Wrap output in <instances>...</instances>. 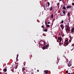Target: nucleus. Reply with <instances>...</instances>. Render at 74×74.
<instances>
[{"mask_svg":"<svg viewBox=\"0 0 74 74\" xmlns=\"http://www.w3.org/2000/svg\"><path fill=\"white\" fill-rule=\"evenodd\" d=\"M45 46H43L42 47V49H48V45H46Z\"/></svg>","mask_w":74,"mask_h":74,"instance_id":"f257e3e1","label":"nucleus"},{"mask_svg":"<svg viewBox=\"0 0 74 74\" xmlns=\"http://www.w3.org/2000/svg\"><path fill=\"white\" fill-rule=\"evenodd\" d=\"M66 8L67 9H71V8H72V7H71V6L68 5Z\"/></svg>","mask_w":74,"mask_h":74,"instance_id":"f03ea898","label":"nucleus"},{"mask_svg":"<svg viewBox=\"0 0 74 74\" xmlns=\"http://www.w3.org/2000/svg\"><path fill=\"white\" fill-rule=\"evenodd\" d=\"M60 27L62 29H64V25L63 24H61L60 25Z\"/></svg>","mask_w":74,"mask_h":74,"instance_id":"7ed1b4c3","label":"nucleus"},{"mask_svg":"<svg viewBox=\"0 0 74 74\" xmlns=\"http://www.w3.org/2000/svg\"><path fill=\"white\" fill-rule=\"evenodd\" d=\"M40 44H41V45H44V44H45L44 43V41H41L40 42Z\"/></svg>","mask_w":74,"mask_h":74,"instance_id":"20e7f679","label":"nucleus"},{"mask_svg":"<svg viewBox=\"0 0 74 74\" xmlns=\"http://www.w3.org/2000/svg\"><path fill=\"white\" fill-rule=\"evenodd\" d=\"M67 29H66V28H65V30H66V32H67V30L69 29V26L67 25H65Z\"/></svg>","mask_w":74,"mask_h":74,"instance_id":"39448f33","label":"nucleus"},{"mask_svg":"<svg viewBox=\"0 0 74 74\" xmlns=\"http://www.w3.org/2000/svg\"><path fill=\"white\" fill-rule=\"evenodd\" d=\"M74 46H73V47H71L70 49V50H71V51H73V49H74Z\"/></svg>","mask_w":74,"mask_h":74,"instance_id":"423d86ee","label":"nucleus"},{"mask_svg":"<svg viewBox=\"0 0 74 74\" xmlns=\"http://www.w3.org/2000/svg\"><path fill=\"white\" fill-rule=\"evenodd\" d=\"M71 32H73H73H74V27H73L72 28Z\"/></svg>","mask_w":74,"mask_h":74,"instance_id":"0eeeda50","label":"nucleus"},{"mask_svg":"<svg viewBox=\"0 0 74 74\" xmlns=\"http://www.w3.org/2000/svg\"><path fill=\"white\" fill-rule=\"evenodd\" d=\"M68 66L69 67H70L71 66V63H69L68 64Z\"/></svg>","mask_w":74,"mask_h":74,"instance_id":"6e6552de","label":"nucleus"},{"mask_svg":"<svg viewBox=\"0 0 74 74\" xmlns=\"http://www.w3.org/2000/svg\"><path fill=\"white\" fill-rule=\"evenodd\" d=\"M25 67H23L22 69V71L23 72L25 70Z\"/></svg>","mask_w":74,"mask_h":74,"instance_id":"1a4fd4ad","label":"nucleus"},{"mask_svg":"<svg viewBox=\"0 0 74 74\" xmlns=\"http://www.w3.org/2000/svg\"><path fill=\"white\" fill-rule=\"evenodd\" d=\"M58 40H62V38L61 37H58Z\"/></svg>","mask_w":74,"mask_h":74,"instance_id":"9d476101","label":"nucleus"},{"mask_svg":"<svg viewBox=\"0 0 74 74\" xmlns=\"http://www.w3.org/2000/svg\"><path fill=\"white\" fill-rule=\"evenodd\" d=\"M51 18H53V14H51Z\"/></svg>","mask_w":74,"mask_h":74,"instance_id":"9b49d317","label":"nucleus"},{"mask_svg":"<svg viewBox=\"0 0 74 74\" xmlns=\"http://www.w3.org/2000/svg\"><path fill=\"white\" fill-rule=\"evenodd\" d=\"M3 71L4 72H6V71H7V69H6V68H5L3 69Z\"/></svg>","mask_w":74,"mask_h":74,"instance_id":"f8f14e48","label":"nucleus"},{"mask_svg":"<svg viewBox=\"0 0 74 74\" xmlns=\"http://www.w3.org/2000/svg\"><path fill=\"white\" fill-rule=\"evenodd\" d=\"M12 66L13 68H15V67H16V65H15V64H13Z\"/></svg>","mask_w":74,"mask_h":74,"instance_id":"ddd939ff","label":"nucleus"},{"mask_svg":"<svg viewBox=\"0 0 74 74\" xmlns=\"http://www.w3.org/2000/svg\"><path fill=\"white\" fill-rule=\"evenodd\" d=\"M47 3L48 4V6H49V5H50V3H49V2H48Z\"/></svg>","mask_w":74,"mask_h":74,"instance_id":"4468645a","label":"nucleus"},{"mask_svg":"<svg viewBox=\"0 0 74 74\" xmlns=\"http://www.w3.org/2000/svg\"><path fill=\"white\" fill-rule=\"evenodd\" d=\"M68 30V32H70L71 31V30L70 29V28H68V29H67V30Z\"/></svg>","mask_w":74,"mask_h":74,"instance_id":"2eb2a0df","label":"nucleus"},{"mask_svg":"<svg viewBox=\"0 0 74 74\" xmlns=\"http://www.w3.org/2000/svg\"><path fill=\"white\" fill-rule=\"evenodd\" d=\"M63 9H64V10H65L66 9V7H65V6H64L63 7Z\"/></svg>","mask_w":74,"mask_h":74,"instance_id":"dca6fc26","label":"nucleus"},{"mask_svg":"<svg viewBox=\"0 0 74 74\" xmlns=\"http://www.w3.org/2000/svg\"><path fill=\"white\" fill-rule=\"evenodd\" d=\"M63 13L64 14H66V12L64 10L63 12Z\"/></svg>","mask_w":74,"mask_h":74,"instance_id":"f3484780","label":"nucleus"},{"mask_svg":"<svg viewBox=\"0 0 74 74\" xmlns=\"http://www.w3.org/2000/svg\"><path fill=\"white\" fill-rule=\"evenodd\" d=\"M43 30H44L45 32H47L48 31V30L47 29H43Z\"/></svg>","mask_w":74,"mask_h":74,"instance_id":"a211bd4d","label":"nucleus"},{"mask_svg":"<svg viewBox=\"0 0 74 74\" xmlns=\"http://www.w3.org/2000/svg\"><path fill=\"white\" fill-rule=\"evenodd\" d=\"M50 26H49V25H48V24H47V27H49Z\"/></svg>","mask_w":74,"mask_h":74,"instance_id":"6ab92c4d","label":"nucleus"},{"mask_svg":"<svg viewBox=\"0 0 74 74\" xmlns=\"http://www.w3.org/2000/svg\"><path fill=\"white\" fill-rule=\"evenodd\" d=\"M69 44V42H66L65 43V45H67Z\"/></svg>","mask_w":74,"mask_h":74,"instance_id":"aec40b11","label":"nucleus"},{"mask_svg":"<svg viewBox=\"0 0 74 74\" xmlns=\"http://www.w3.org/2000/svg\"><path fill=\"white\" fill-rule=\"evenodd\" d=\"M64 21L63 20H62V21L61 22H60V23H63V22H64Z\"/></svg>","mask_w":74,"mask_h":74,"instance_id":"412c9836","label":"nucleus"},{"mask_svg":"<svg viewBox=\"0 0 74 74\" xmlns=\"http://www.w3.org/2000/svg\"><path fill=\"white\" fill-rule=\"evenodd\" d=\"M66 73H69V71L67 70V71H66Z\"/></svg>","mask_w":74,"mask_h":74,"instance_id":"4be33fe9","label":"nucleus"},{"mask_svg":"<svg viewBox=\"0 0 74 74\" xmlns=\"http://www.w3.org/2000/svg\"><path fill=\"white\" fill-rule=\"evenodd\" d=\"M45 4L44 5H43V7H44V9H45Z\"/></svg>","mask_w":74,"mask_h":74,"instance_id":"5701e85b","label":"nucleus"},{"mask_svg":"<svg viewBox=\"0 0 74 74\" xmlns=\"http://www.w3.org/2000/svg\"><path fill=\"white\" fill-rule=\"evenodd\" d=\"M45 73H46V74H48V71H45Z\"/></svg>","mask_w":74,"mask_h":74,"instance_id":"b1692460","label":"nucleus"},{"mask_svg":"<svg viewBox=\"0 0 74 74\" xmlns=\"http://www.w3.org/2000/svg\"><path fill=\"white\" fill-rule=\"evenodd\" d=\"M52 6L50 7V10H52Z\"/></svg>","mask_w":74,"mask_h":74,"instance_id":"393cba45","label":"nucleus"},{"mask_svg":"<svg viewBox=\"0 0 74 74\" xmlns=\"http://www.w3.org/2000/svg\"><path fill=\"white\" fill-rule=\"evenodd\" d=\"M57 5H60V3H57Z\"/></svg>","mask_w":74,"mask_h":74,"instance_id":"a878e982","label":"nucleus"},{"mask_svg":"<svg viewBox=\"0 0 74 74\" xmlns=\"http://www.w3.org/2000/svg\"><path fill=\"white\" fill-rule=\"evenodd\" d=\"M18 56H19V54H18L17 55V58H18Z\"/></svg>","mask_w":74,"mask_h":74,"instance_id":"bb28decb","label":"nucleus"},{"mask_svg":"<svg viewBox=\"0 0 74 74\" xmlns=\"http://www.w3.org/2000/svg\"><path fill=\"white\" fill-rule=\"evenodd\" d=\"M41 27H42V28L44 29V26L42 25Z\"/></svg>","mask_w":74,"mask_h":74,"instance_id":"cd10ccee","label":"nucleus"},{"mask_svg":"<svg viewBox=\"0 0 74 74\" xmlns=\"http://www.w3.org/2000/svg\"><path fill=\"white\" fill-rule=\"evenodd\" d=\"M55 63L56 64H57V62H55Z\"/></svg>","mask_w":74,"mask_h":74,"instance_id":"c85d7f7f","label":"nucleus"},{"mask_svg":"<svg viewBox=\"0 0 74 74\" xmlns=\"http://www.w3.org/2000/svg\"><path fill=\"white\" fill-rule=\"evenodd\" d=\"M62 40H60V42H62Z\"/></svg>","mask_w":74,"mask_h":74,"instance_id":"c756f323","label":"nucleus"},{"mask_svg":"<svg viewBox=\"0 0 74 74\" xmlns=\"http://www.w3.org/2000/svg\"><path fill=\"white\" fill-rule=\"evenodd\" d=\"M72 5H74V3H72Z\"/></svg>","mask_w":74,"mask_h":74,"instance_id":"7c9ffc66","label":"nucleus"},{"mask_svg":"<svg viewBox=\"0 0 74 74\" xmlns=\"http://www.w3.org/2000/svg\"><path fill=\"white\" fill-rule=\"evenodd\" d=\"M65 41H66V42H67L68 41V39L66 40H65Z\"/></svg>","mask_w":74,"mask_h":74,"instance_id":"2f4dec72","label":"nucleus"},{"mask_svg":"<svg viewBox=\"0 0 74 74\" xmlns=\"http://www.w3.org/2000/svg\"><path fill=\"white\" fill-rule=\"evenodd\" d=\"M59 45H61V44H62V43H61V42H59Z\"/></svg>","mask_w":74,"mask_h":74,"instance_id":"473e14b6","label":"nucleus"},{"mask_svg":"<svg viewBox=\"0 0 74 74\" xmlns=\"http://www.w3.org/2000/svg\"><path fill=\"white\" fill-rule=\"evenodd\" d=\"M70 13H68V15L69 16H70Z\"/></svg>","mask_w":74,"mask_h":74,"instance_id":"72a5a7b5","label":"nucleus"},{"mask_svg":"<svg viewBox=\"0 0 74 74\" xmlns=\"http://www.w3.org/2000/svg\"><path fill=\"white\" fill-rule=\"evenodd\" d=\"M47 23H48V24H49V23H50V22H48Z\"/></svg>","mask_w":74,"mask_h":74,"instance_id":"f704fd0d","label":"nucleus"},{"mask_svg":"<svg viewBox=\"0 0 74 74\" xmlns=\"http://www.w3.org/2000/svg\"><path fill=\"white\" fill-rule=\"evenodd\" d=\"M65 16V14H62V16Z\"/></svg>","mask_w":74,"mask_h":74,"instance_id":"c9c22d12","label":"nucleus"},{"mask_svg":"<svg viewBox=\"0 0 74 74\" xmlns=\"http://www.w3.org/2000/svg\"><path fill=\"white\" fill-rule=\"evenodd\" d=\"M71 38H72V37L71 36L70 37V39L71 40Z\"/></svg>","mask_w":74,"mask_h":74,"instance_id":"e433bc0d","label":"nucleus"},{"mask_svg":"<svg viewBox=\"0 0 74 74\" xmlns=\"http://www.w3.org/2000/svg\"><path fill=\"white\" fill-rule=\"evenodd\" d=\"M23 73H24V74H26V73L25 72V71H24V72H23Z\"/></svg>","mask_w":74,"mask_h":74,"instance_id":"4c0bfd02","label":"nucleus"},{"mask_svg":"<svg viewBox=\"0 0 74 74\" xmlns=\"http://www.w3.org/2000/svg\"><path fill=\"white\" fill-rule=\"evenodd\" d=\"M45 24L46 25H47V22H45Z\"/></svg>","mask_w":74,"mask_h":74,"instance_id":"58836bf2","label":"nucleus"},{"mask_svg":"<svg viewBox=\"0 0 74 74\" xmlns=\"http://www.w3.org/2000/svg\"><path fill=\"white\" fill-rule=\"evenodd\" d=\"M37 71L38 72H39V70H37Z\"/></svg>","mask_w":74,"mask_h":74,"instance_id":"ea45409f","label":"nucleus"},{"mask_svg":"<svg viewBox=\"0 0 74 74\" xmlns=\"http://www.w3.org/2000/svg\"><path fill=\"white\" fill-rule=\"evenodd\" d=\"M68 74H71L70 73H68Z\"/></svg>","mask_w":74,"mask_h":74,"instance_id":"a19ab883","label":"nucleus"},{"mask_svg":"<svg viewBox=\"0 0 74 74\" xmlns=\"http://www.w3.org/2000/svg\"><path fill=\"white\" fill-rule=\"evenodd\" d=\"M60 1H62V0H60Z\"/></svg>","mask_w":74,"mask_h":74,"instance_id":"79ce46f5","label":"nucleus"},{"mask_svg":"<svg viewBox=\"0 0 74 74\" xmlns=\"http://www.w3.org/2000/svg\"><path fill=\"white\" fill-rule=\"evenodd\" d=\"M53 21H55V19H53Z\"/></svg>","mask_w":74,"mask_h":74,"instance_id":"37998d69","label":"nucleus"},{"mask_svg":"<svg viewBox=\"0 0 74 74\" xmlns=\"http://www.w3.org/2000/svg\"><path fill=\"white\" fill-rule=\"evenodd\" d=\"M50 11H52V10H50Z\"/></svg>","mask_w":74,"mask_h":74,"instance_id":"c03bdc74","label":"nucleus"},{"mask_svg":"<svg viewBox=\"0 0 74 74\" xmlns=\"http://www.w3.org/2000/svg\"><path fill=\"white\" fill-rule=\"evenodd\" d=\"M73 74H74V72H73Z\"/></svg>","mask_w":74,"mask_h":74,"instance_id":"a18cd8bd","label":"nucleus"},{"mask_svg":"<svg viewBox=\"0 0 74 74\" xmlns=\"http://www.w3.org/2000/svg\"><path fill=\"white\" fill-rule=\"evenodd\" d=\"M69 21H70V19H69Z\"/></svg>","mask_w":74,"mask_h":74,"instance_id":"49530a36","label":"nucleus"},{"mask_svg":"<svg viewBox=\"0 0 74 74\" xmlns=\"http://www.w3.org/2000/svg\"><path fill=\"white\" fill-rule=\"evenodd\" d=\"M61 44H63V43H62V44L61 43Z\"/></svg>","mask_w":74,"mask_h":74,"instance_id":"de8ad7c7","label":"nucleus"},{"mask_svg":"<svg viewBox=\"0 0 74 74\" xmlns=\"http://www.w3.org/2000/svg\"><path fill=\"white\" fill-rule=\"evenodd\" d=\"M16 59H17V58H16Z\"/></svg>","mask_w":74,"mask_h":74,"instance_id":"09e8293b","label":"nucleus"},{"mask_svg":"<svg viewBox=\"0 0 74 74\" xmlns=\"http://www.w3.org/2000/svg\"><path fill=\"white\" fill-rule=\"evenodd\" d=\"M60 34H59V35H60Z\"/></svg>","mask_w":74,"mask_h":74,"instance_id":"8fccbe9b","label":"nucleus"}]
</instances>
